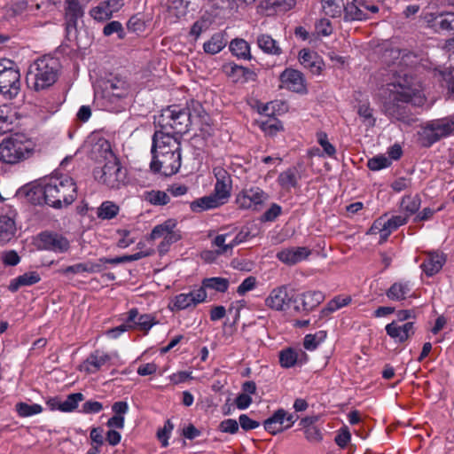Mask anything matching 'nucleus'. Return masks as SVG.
<instances>
[{
  "instance_id": "9b49d317",
  "label": "nucleus",
  "mask_w": 454,
  "mask_h": 454,
  "mask_svg": "<svg viewBox=\"0 0 454 454\" xmlns=\"http://www.w3.org/2000/svg\"><path fill=\"white\" fill-rule=\"evenodd\" d=\"M268 199L269 195L262 189L253 186L244 188L237 194L236 204L240 209L258 211Z\"/></svg>"
},
{
  "instance_id": "f03ea898",
  "label": "nucleus",
  "mask_w": 454,
  "mask_h": 454,
  "mask_svg": "<svg viewBox=\"0 0 454 454\" xmlns=\"http://www.w3.org/2000/svg\"><path fill=\"white\" fill-rule=\"evenodd\" d=\"M150 169L155 174L170 176L178 172L182 163L180 136L156 130L152 138Z\"/></svg>"
},
{
  "instance_id": "cd10ccee",
  "label": "nucleus",
  "mask_w": 454,
  "mask_h": 454,
  "mask_svg": "<svg viewBox=\"0 0 454 454\" xmlns=\"http://www.w3.org/2000/svg\"><path fill=\"white\" fill-rule=\"evenodd\" d=\"M301 65L313 74H320L324 68L323 59L315 51L302 49L299 52Z\"/></svg>"
},
{
  "instance_id": "393cba45",
  "label": "nucleus",
  "mask_w": 454,
  "mask_h": 454,
  "mask_svg": "<svg viewBox=\"0 0 454 454\" xmlns=\"http://www.w3.org/2000/svg\"><path fill=\"white\" fill-rule=\"evenodd\" d=\"M387 334L395 341L403 343L415 333L413 322L399 325L397 321H392L385 326Z\"/></svg>"
},
{
  "instance_id": "0e129e2a",
  "label": "nucleus",
  "mask_w": 454,
  "mask_h": 454,
  "mask_svg": "<svg viewBox=\"0 0 454 454\" xmlns=\"http://www.w3.org/2000/svg\"><path fill=\"white\" fill-rule=\"evenodd\" d=\"M281 212L282 207L278 204L273 203L270 208L263 213L262 220L264 222H273L280 215Z\"/></svg>"
},
{
  "instance_id": "20e7f679",
  "label": "nucleus",
  "mask_w": 454,
  "mask_h": 454,
  "mask_svg": "<svg viewBox=\"0 0 454 454\" xmlns=\"http://www.w3.org/2000/svg\"><path fill=\"white\" fill-rule=\"evenodd\" d=\"M26 81L35 91L52 86L57 81V58L49 53L37 59L29 67Z\"/></svg>"
},
{
  "instance_id": "6e6d98bb",
  "label": "nucleus",
  "mask_w": 454,
  "mask_h": 454,
  "mask_svg": "<svg viewBox=\"0 0 454 454\" xmlns=\"http://www.w3.org/2000/svg\"><path fill=\"white\" fill-rule=\"evenodd\" d=\"M90 15L94 20L98 21L109 20L113 16L110 9L107 8L104 2H101L98 5L92 8L90 10Z\"/></svg>"
},
{
  "instance_id": "2f4dec72",
  "label": "nucleus",
  "mask_w": 454,
  "mask_h": 454,
  "mask_svg": "<svg viewBox=\"0 0 454 454\" xmlns=\"http://www.w3.org/2000/svg\"><path fill=\"white\" fill-rule=\"evenodd\" d=\"M226 202V200H224L223 198H220L219 195L215 194L214 192V193L209 196H205L193 201L191 204V207L193 211L200 212L216 208L225 204Z\"/></svg>"
},
{
  "instance_id": "c03bdc74",
  "label": "nucleus",
  "mask_w": 454,
  "mask_h": 454,
  "mask_svg": "<svg viewBox=\"0 0 454 454\" xmlns=\"http://www.w3.org/2000/svg\"><path fill=\"white\" fill-rule=\"evenodd\" d=\"M35 246L38 249L53 250L57 248V235L51 231H42L35 239Z\"/></svg>"
},
{
  "instance_id": "338daca9",
  "label": "nucleus",
  "mask_w": 454,
  "mask_h": 454,
  "mask_svg": "<svg viewBox=\"0 0 454 454\" xmlns=\"http://www.w3.org/2000/svg\"><path fill=\"white\" fill-rule=\"evenodd\" d=\"M304 434L305 438L310 442H319L323 439L321 430L316 426L307 427Z\"/></svg>"
},
{
  "instance_id": "72a5a7b5",
  "label": "nucleus",
  "mask_w": 454,
  "mask_h": 454,
  "mask_svg": "<svg viewBox=\"0 0 454 454\" xmlns=\"http://www.w3.org/2000/svg\"><path fill=\"white\" fill-rule=\"evenodd\" d=\"M229 49L231 52L239 59L251 60L250 44L242 38H235L231 41Z\"/></svg>"
},
{
  "instance_id": "5fc2aeb1",
  "label": "nucleus",
  "mask_w": 454,
  "mask_h": 454,
  "mask_svg": "<svg viewBox=\"0 0 454 454\" xmlns=\"http://www.w3.org/2000/svg\"><path fill=\"white\" fill-rule=\"evenodd\" d=\"M317 143L321 145L324 151V155H326L327 157L333 158L336 154V149L328 141L327 134L324 131H318L317 132Z\"/></svg>"
},
{
  "instance_id": "de8ad7c7",
  "label": "nucleus",
  "mask_w": 454,
  "mask_h": 454,
  "mask_svg": "<svg viewBox=\"0 0 454 454\" xmlns=\"http://www.w3.org/2000/svg\"><path fill=\"white\" fill-rule=\"evenodd\" d=\"M421 200L419 195H407L404 196L401 202V208L404 212L403 215H408V218L414 215L420 207Z\"/></svg>"
},
{
  "instance_id": "864d4df0",
  "label": "nucleus",
  "mask_w": 454,
  "mask_h": 454,
  "mask_svg": "<svg viewBox=\"0 0 454 454\" xmlns=\"http://www.w3.org/2000/svg\"><path fill=\"white\" fill-rule=\"evenodd\" d=\"M357 114L367 127L372 128L375 126L376 119L373 116V109L370 106L369 103L360 105L358 106Z\"/></svg>"
},
{
  "instance_id": "9d476101",
  "label": "nucleus",
  "mask_w": 454,
  "mask_h": 454,
  "mask_svg": "<svg viewBox=\"0 0 454 454\" xmlns=\"http://www.w3.org/2000/svg\"><path fill=\"white\" fill-rule=\"evenodd\" d=\"M343 20L345 21L364 20L371 18V14L377 13L379 7L366 0L344 1Z\"/></svg>"
},
{
  "instance_id": "bf43d9fd",
  "label": "nucleus",
  "mask_w": 454,
  "mask_h": 454,
  "mask_svg": "<svg viewBox=\"0 0 454 454\" xmlns=\"http://www.w3.org/2000/svg\"><path fill=\"white\" fill-rule=\"evenodd\" d=\"M0 259L5 266H16L20 257L15 250H6L1 253Z\"/></svg>"
},
{
  "instance_id": "e2e57ef3",
  "label": "nucleus",
  "mask_w": 454,
  "mask_h": 454,
  "mask_svg": "<svg viewBox=\"0 0 454 454\" xmlns=\"http://www.w3.org/2000/svg\"><path fill=\"white\" fill-rule=\"evenodd\" d=\"M102 410L103 404L100 402L89 400L82 405L78 411L83 414H96L99 413Z\"/></svg>"
},
{
  "instance_id": "423d86ee",
  "label": "nucleus",
  "mask_w": 454,
  "mask_h": 454,
  "mask_svg": "<svg viewBox=\"0 0 454 454\" xmlns=\"http://www.w3.org/2000/svg\"><path fill=\"white\" fill-rule=\"evenodd\" d=\"M454 133V114L427 121L418 132L419 141L424 147H430L442 138Z\"/></svg>"
},
{
  "instance_id": "c756f323",
  "label": "nucleus",
  "mask_w": 454,
  "mask_h": 454,
  "mask_svg": "<svg viewBox=\"0 0 454 454\" xmlns=\"http://www.w3.org/2000/svg\"><path fill=\"white\" fill-rule=\"evenodd\" d=\"M223 71L234 82H246L254 81L256 78L254 71L234 62L223 66Z\"/></svg>"
},
{
  "instance_id": "b1692460",
  "label": "nucleus",
  "mask_w": 454,
  "mask_h": 454,
  "mask_svg": "<svg viewBox=\"0 0 454 454\" xmlns=\"http://www.w3.org/2000/svg\"><path fill=\"white\" fill-rule=\"evenodd\" d=\"M446 262V254L440 251H430L425 254V259L420 265L422 271L427 277L437 274Z\"/></svg>"
},
{
  "instance_id": "6ab92c4d",
  "label": "nucleus",
  "mask_w": 454,
  "mask_h": 454,
  "mask_svg": "<svg viewBox=\"0 0 454 454\" xmlns=\"http://www.w3.org/2000/svg\"><path fill=\"white\" fill-rule=\"evenodd\" d=\"M113 357L112 354L96 349L80 364V371L88 374L96 373L103 367L110 365Z\"/></svg>"
},
{
  "instance_id": "09e8293b",
  "label": "nucleus",
  "mask_w": 454,
  "mask_h": 454,
  "mask_svg": "<svg viewBox=\"0 0 454 454\" xmlns=\"http://www.w3.org/2000/svg\"><path fill=\"white\" fill-rule=\"evenodd\" d=\"M177 222L176 219H168L160 224L154 226L150 234L151 239H158L166 236L170 231L176 229Z\"/></svg>"
},
{
  "instance_id": "ea45409f",
  "label": "nucleus",
  "mask_w": 454,
  "mask_h": 454,
  "mask_svg": "<svg viewBox=\"0 0 454 454\" xmlns=\"http://www.w3.org/2000/svg\"><path fill=\"white\" fill-rule=\"evenodd\" d=\"M322 11L325 16L340 18L344 12V0H321Z\"/></svg>"
},
{
  "instance_id": "c9c22d12",
  "label": "nucleus",
  "mask_w": 454,
  "mask_h": 454,
  "mask_svg": "<svg viewBox=\"0 0 454 454\" xmlns=\"http://www.w3.org/2000/svg\"><path fill=\"white\" fill-rule=\"evenodd\" d=\"M40 281V276L35 271L27 272L12 279L9 285V290L12 293L17 292L21 286L34 285Z\"/></svg>"
},
{
  "instance_id": "7ed1b4c3",
  "label": "nucleus",
  "mask_w": 454,
  "mask_h": 454,
  "mask_svg": "<svg viewBox=\"0 0 454 454\" xmlns=\"http://www.w3.org/2000/svg\"><path fill=\"white\" fill-rule=\"evenodd\" d=\"M44 176L20 187L16 196L32 205H48L57 208V176Z\"/></svg>"
},
{
  "instance_id": "4c0bfd02",
  "label": "nucleus",
  "mask_w": 454,
  "mask_h": 454,
  "mask_svg": "<svg viewBox=\"0 0 454 454\" xmlns=\"http://www.w3.org/2000/svg\"><path fill=\"white\" fill-rule=\"evenodd\" d=\"M16 231L14 221L7 216H0V244H5L10 241Z\"/></svg>"
},
{
  "instance_id": "58836bf2",
  "label": "nucleus",
  "mask_w": 454,
  "mask_h": 454,
  "mask_svg": "<svg viewBox=\"0 0 454 454\" xmlns=\"http://www.w3.org/2000/svg\"><path fill=\"white\" fill-rule=\"evenodd\" d=\"M167 12L171 21L176 22L180 18L185 16L187 12V4L184 0H168Z\"/></svg>"
},
{
  "instance_id": "4d7b16f0",
  "label": "nucleus",
  "mask_w": 454,
  "mask_h": 454,
  "mask_svg": "<svg viewBox=\"0 0 454 454\" xmlns=\"http://www.w3.org/2000/svg\"><path fill=\"white\" fill-rule=\"evenodd\" d=\"M173 429H174L173 423L169 419H168L165 422L163 427L160 428L157 431V438L161 442L162 447L166 448L168 446V439L171 435Z\"/></svg>"
},
{
  "instance_id": "ddd939ff",
  "label": "nucleus",
  "mask_w": 454,
  "mask_h": 454,
  "mask_svg": "<svg viewBox=\"0 0 454 454\" xmlns=\"http://www.w3.org/2000/svg\"><path fill=\"white\" fill-rule=\"evenodd\" d=\"M207 296V292L202 288L189 293H181L171 299L168 308L172 311L184 310L206 301Z\"/></svg>"
},
{
  "instance_id": "a19ab883",
  "label": "nucleus",
  "mask_w": 454,
  "mask_h": 454,
  "mask_svg": "<svg viewBox=\"0 0 454 454\" xmlns=\"http://www.w3.org/2000/svg\"><path fill=\"white\" fill-rule=\"evenodd\" d=\"M141 198L144 201L153 206H165L170 200L169 196L165 192L160 190L145 191Z\"/></svg>"
},
{
  "instance_id": "f257e3e1",
  "label": "nucleus",
  "mask_w": 454,
  "mask_h": 454,
  "mask_svg": "<svg viewBox=\"0 0 454 454\" xmlns=\"http://www.w3.org/2000/svg\"><path fill=\"white\" fill-rule=\"evenodd\" d=\"M389 55L398 61L392 64V77L382 88L380 98L384 114L391 119L401 121L405 118L404 104L421 106L426 98L421 83L408 71L397 69L403 65L408 67L415 64L417 57L400 50H391Z\"/></svg>"
},
{
  "instance_id": "603ef678",
  "label": "nucleus",
  "mask_w": 454,
  "mask_h": 454,
  "mask_svg": "<svg viewBox=\"0 0 454 454\" xmlns=\"http://www.w3.org/2000/svg\"><path fill=\"white\" fill-rule=\"evenodd\" d=\"M230 238H231V233L228 232L219 234L213 239L212 245L216 248L215 251L217 254H224L233 248L232 245H229Z\"/></svg>"
},
{
  "instance_id": "f3484780",
  "label": "nucleus",
  "mask_w": 454,
  "mask_h": 454,
  "mask_svg": "<svg viewBox=\"0 0 454 454\" xmlns=\"http://www.w3.org/2000/svg\"><path fill=\"white\" fill-rule=\"evenodd\" d=\"M83 15L82 8L78 0H66L65 8V30L68 41H72L76 36L77 20Z\"/></svg>"
},
{
  "instance_id": "412c9836",
  "label": "nucleus",
  "mask_w": 454,
  "mask_h": 454,
  "mask_svg": "<svg viewBox=\"0 0 454 454\" xmlns=\"http://www.w3.org/2000/svg\"><path fill=\"white\" fill-rule=\"evenodd\" d=\"M424 20L427 27L436 33L454 31V12H427Z\"/></svg>"
},
{
  "instance_id": "a211bd4d",
  "label": "nucleus",
  "mask_w": 454,
  "mask_h": 454,
  "mask_svg": "<svg viewBox=\"0 0 454 454\" xmlns=\"http://www.w3.org/2000/svg\"><path fill=\"white\" fill-rule=\"evenodd\" d=\"M292 301H294V296L288 294L287 287L279 286L269 293L264 300V304L272 310L285 311L289 308Z\"/></svg>"
},
{
  "instance_id": "c85d7f7f",
  "label": "nucleus",
  "mask_w": 454,
  "mask_h": 454,
  "mask_svg": "<svg viewBox=\"0 0 454 454\" xmlns=\"http://www.w3.org/2000/svg\"><path fill=\"white\" fill-rule=\"evenodd\" d=\"M412 283L400 279L394 282L386 291L387 297L393 301H402L412 296Z\"/></svg>"
},
{
  "instance_id": "79ce46f5",
  "label": "nucleus",
  "mask_w": 454,
  "mask_h": 454,
  "mask_svg": "<svg viewBox=\"0 0 454 454\" xmlns=\"http://www.w3.org/2000/svg\"><path fill=\"white\" fill-rule=\"evenodd\" d=\"M153 253V251L152 249H149V250H145V251H140V252L135 253L133 254L117 256L114 258L102 257V258H100V262H103L104 265L106 263L119 264V263L140 260L142 258L152 255Z\"/></svg>"
},
{
  "instance_id": "69168bd1",
  "label": "nucleus",
  "mask_w": 454,
  "mask_h": 454,
  "mask_svg": "<svg viewBox=\"0 0 454 454\" xmlns=\"http://www.w3.org/2000/svg\"><path fill=\"white\" fill-rule=\"evenodd\" d=\"M114 33H117L120 38H122L124 35L122 25L119 21H111L106 24L103 29V34L106 36H109Z\"/></svg>"
},
{
  "instance_id": "2eb2a0df",
  "label": "nucleus",
  "mask_w": 454,
  "mask_h": 454,
  "mask_svg": "<svg viewBox=\"0 0 454 454\" xmlns=\"http://www.w3.org/2000/svg\"><path fill=\"white\" fill-rule=\"evenodd\" d=\"M408 222V215H392L388 219L380 217L374 221L370 231L372 233L379 232L380 239L386 240L389 235L396 231L400 226L404 225Z\"/></svg>"
},
{
  "instance_id": "a878e982",
  "label": "nucleus",
  "mask_w": 454,
  "mask_h": 454,
  "mask_svg": "<svg viewBox=\"0 0 454 454\" xmlns=\"http://www.w3.org/2000/svg\"><path fill=\"white\" fill-rule=\"evenodd\" d=\"M311 252L305 247H292L283 248L277 253L276 257L286 265H294L310 255Z\"/></svg>"
},
{
  "instance_id": "8fccbe9b",
  "label": "nucleus",
  "mask_w": 454,
  "mask_h": 454,
  "mask_svg": "<svg viewBox=\"0 0 454 454\" xmlns=\"http://www.w3.org/2000/svg\"><path fill=\"white\" fill-rule=\"evenodd\" d=\"M84 400L82 393H73L67 395V399L59 403V411L64 412H72L78 408L79 403Z\"/></svg>"
},
{
  "instance_id": "052dcab7",
  "label": "nucleus",
  "mask_w": 454,
  "mask_h": 454,
  "mask_svg": "<svg viewBox=\"0 0 454 454\" xmlns=\"http://www.w3.org/2000/svg\"><path fill=\"white\" fill-rule=\"evenodd\" d=\"M390 165L389 160L385 156H376L368 160L367 166L371 170L378 171L387 168Z\"/></svg>"
},
{
  "instance_id": "4be33fe9",
  "label": "nucleus",
  "mask_w": 454,
  "mask_h": 454,
  "mask_svg": "<svg viewBox=\"0 0 454 454\" xmlns=\"http://www.w3.org/2000/svg\"><path fill=\"white\" fill-rule=\"evenodd\" d=\"M77 197V187L73 178L59 176V208L71 205Z\"/></svg>"
},
{
  "instance_id": "aec40b11",
  "label": "nucleus",
  "mask_w": 454,
  "mask_h": 454,
  "mask_svg": "<svg viewBox=\"0 0 454 454\" xmlns=\"http://www.w3.org/2000/svg\"><path fill=\"white\" fill-rule=\"evenodd\" d=\"M281 87L294 92L304 94L307 92L306 80L301 72L286 68L280 74Z\"/></svg>"
},
{
  "instance_id": "6e6552de",
  "label": "nucleus",
  "mask_w": 454,
  "mask_h": 454,
  "mask_svg": "<svg viewBox=\"0 0 454 454\" xmlns=\"http://www.w3.org/2000/svg\"><path fill=\"white\" fill-rule=\"evenodd\" d=\"M20 90V74L15 63L0 59V93L7 98H15Z\"/></svg>"
},
{
  "instance_id": "13d9d810",
  "label": "nucleus",
  "mask_w": 454,
  "mask_h": 454,
  "mask_svg": "<svg viewBox=\"0 0 454 454\" xmlns=\"http://www.w3.org/2000/svg\"><path fill=\"white\" fill-rule=\"evenodd\" d=\"M16 410L20 416L27 417L41 412L42 407L39 404L19 403L16 405Z\"/></svg>"
},
{
  "instance_id": "1a4fd4ad",
  "label": "nucleus",
  "mask_w": 454,
  "mask_h": 454,
  "mask_svg": "<svg viewBox=\"0 0 454 454\" xmlns=\"http://www.w3.org/2000/svg\"><path fill=\"white\" fill-rule=\"evenodd\" d=\"M30 153L28 146L18 137L4 139L0 144V160L7 164H16Z\"/></svg>"
},
{
  "instance_id": "0eeeda50",
  "label": "nucleus",
  "mask_w": 454,
  "mask_h": 454,
  "mask_svg": "<svg viewBox=\"0 0 454 454\" xmlns=\"http://www.w3.org/2000/svg\"><path fill=\"white\" fill-rule=\"evenodd\" d=\"M95 179L108 189L119 190L125 185L127 171L117 159L108 160L100 168L94 170Z\"/></svg>"
},
{
  "instance_id": "37998d69",
  "label": "nucleus",
  "mask_w": 454,
  "mask_h": 454,
  "mask_svg": "<svg viewBox=\"0 0 454 454\" xmlns=\"http://www.w3.org/2000/svg\"><path fill=\"white\" fill-rule=\"evenodd\" d=\"M120 207L114 201L106 200L97 209V216L101 220H111L118 215Z\"/></svg>"
},
{
  "instance_id": "f8f14e48",
  "label": "nucleus",
  "mask_w": 454,
  "mask_h": 454,
  "mask_svg": "<svg viewBox=\"0 0 454 454\" xmlns=\"http://www.w3.org/2000/svg\"><path fill=\"white\" fill-rule=\"evenodd\" d=\"M298 419V415L288 413L286 410L280 408L264 420L263 427L268 433L275 435L291 428Z\"/></svg>"
},
{
  "instance_id": "4468645a",
  "label": "nucleus",
  "mask_w": 454,
  "mask_h": 454,
  "mask_svg": "<svg viewBox=\"0 0 454 454\" xmlns=\"http://www.w3.org/2000/svg\"><path fill=\"white\" fill-rule=\"evenodd\" d=\"M129 93V85L122 78L114 76L103 82V98L112 103H116L118 100L126 98Z\"/></svg>"
},
{
  "instance_id": "e433bc0d",
  "label": "nucleus",
  "mask_w": 454,
  "mask_h": 454,
  "mask_svg": "<svg viewBox=\"0 0 454 454\" xmlns=\"http://www.w3.org/2000/svg\"><path fill=\"white\" fill-rule=\"evenodd\" d=\"M227 44V40L223 33H215L205 42L203 50L206 53L215 55L220 52Z\"/></svg>"
},
{
  "instance_id": "a18cd8bd",
  "label": "nucleus",
  "mask_w": 454,
  "mask_h": 454,
  "mask_svg": "<svg viewBox=\"0 0 454 454\" xmlns=\"http://www.w3.org/2000/svg\"><path fill=\"white\" fill-rule=\"evenodd\" d=\"M327 337V332L320 330L315 333L306 334L303 339V347L306 350L314 351Z\"/></svg>"
},
{
  "instance_id": "774afa93",
  "label": "nucleus",
  "mask_w": 454,
  "mask_h": 454,
  "mask_svg": "<svg viewBox=\"0 0 454 454\" xmlns=\"http://www.w3.org/2000/svg\"><path fill=\"white\" fill-rule=\"evenodd\" d=\"M208 28L207 21L200 20L193 23L190 30V36L197 40L200 35Z\"/></svg>"
},
{
  "instance_id": "473e14b6",
  "label": "nucleus",
  "mask_w": 454,
  "mask_h": 454,
  "mask_svg": "<svg viewBox=\"0 0 454 454\" xmlns=\"http://www.w3.org/2000/svg\"><path fill=\"white\" fill-rule=\"evenodd\" d=\"M256 44L258 48L265 54L279 56L282 54V49L278 41L268 34H260L256 37Z\"/></svg>"
},
{
  "instance_id": "39448f33",
  "label": "nucleus",
  "mask_w": 454,
  "mask_h": 454,
  "mask_svg": "<svg viewBox=\"0 0 454 454\" xmlns=\"http://www.w3.org/2000/svg\"><path fill=\"white\" fill-rule=\"evenodd\" d=\"M192 118L190 107L170 106L161 111V114L155 119V124L160 127L159 130H165L178 136L189 130Z\"/></svg>"
},
{
  "instance_id": "bb28decb",
  "label": "nucleus",
  "mask_w": 454,
  "mask_h": 454,
  "mask_svg": "<svg viewBox=\"0 0 454 454\" xmlns=\"http://www.w3.org/2000/svg\"><path fill=\"white\" fill-rule=\"evenodd\" d=\"M324 300L325 294L321 291L309 290L298 294L294 301H299L302 308L301 309L300 306H295L294 309L297 312L302 310L309 313L322 303Z\"/></svg>"
},
{
  "instance_id": "3c124183",
  "label": "nucleus",
  "mask_w": 454,
  "mask_h": 454,
  "mask_svg": "<svg viewBox=\"0 0 454 454\" xmlns=\"http://www.w3.org/2000/svg\"><path fill=\"white\" fill-rule=\"evenodd\" d=\"M298 360V352L292 348H287L279 353V364L283 368L294 367Z\"/></svg>"
},
{
  "instance_id": "5701e85b",
  "label": "nucleus",
  "mask_w": 454,
  "mask_h": 454,
  "mask_svg": "<svg viewBox=\"0 0 454 454\" xmlns=\"http://www.w3.org/2000/svg\"><path fill=\"white\" fill-rule=\"evenodd\" d=\"M213 173L215 177L214 192L224 200L231 197L232 189V180L229 172L221 166L215 167Z\"/></svg>"
},
{
  "instance_id": "dca6fc26",
  "label": "nucleus",
  "mask_w": 454,
  "mask_h": 454,
  "mask_svg": "<svg viewBox=\"0 0 454 454\" xmlns=\"http://www.w3.org/2000/svg\"><path fill=\"white\" fill-rule=\"evenodd\" d=\"M129 330H137L147 334L153 326L158 324L156 317L153 314H139L137 308H133L127 312L124 319Z\"/></svg>"
},
{
  "instance_id": "49530a36",
  "label": "nucleus",
  "mask_w": 454,
  "mask_h": 454,
  "mask_svg": "<svg viewBox=\"0 0 454 454\" xmlns=\"http://www.w3.org/2000/svg\"><path fill=\"white\" fill-rule=\"evenodd\" d=\"M229 287V280L221 277L208 278L202 280L201 286L204 291L206 289H213L219 293H225Z\"/></svg>"
},
{
  "instance_id": "680f3d73",
  "label": "nucleus",
  "mask_w": 454,
  "mask_h": 454,
  "mask_svg": "<svg viewBox=\"0 0 454 454\" xmlns=\"http://www.w3.org/2000/svg\"><path fill=\"white\" fill-rule=\"evenodd\" d=\"M218 429L222 433L235 434L239 429V422L233 419H224L219 424Z\"/></svg>"
},
{
  "instance_id": "7c9ffc66",
  "label": "nucleus",
  "mask_w": 454,
  "mask_h": 454,
  "mask_svg": "<svg viewBox=\"0 0 454 454\" xmlns=\"http://www.w3.org/2000/svg\"><path fill=\"white\" fill-rule=\"evenodd\" d=\"M300 180L301 175L298 169L295 167H292L278 175L277 183L282 190L290 192L292 189H295L299 186Z\"/></svg>"
},
{
  "instance_id": "f704fd0d",
  "label": "nucleus",
  "mask_w": 454,
  "mask_h": 454,
  "mask_svg": "<svg viewBox=\"0 0 454 454\" xmlns=\"http://www.w3.org/2000/svg\"><path fill=\"white\" fill-rule=\"evenodd\" d=\"M352 301L350 295H337L330 300L321 311V317H326L336 310L348 306Z\"/></svg>"
}]
</instances>
